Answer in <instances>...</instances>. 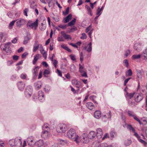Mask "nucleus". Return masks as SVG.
I'll list each match as a JSON object with an SVG mask.
<instances>
[{
    "instance_id": "f257e3e1",
    "label": "nucleus",
    "mask_w": 147,
    "mask_h": 147,
    "mask_svg": "<svg viewBox=\"0 0 147 147\" xmlns=\"http://www.w3.org/2000/svg\"><path fill=\"white\" fill-rule=\"evenodd\" d=\"M67 136L69 139L71 140H74L78 143V140L79 139V136L76 135V131L75 129H71L67 132Z\"/></svg>"
},
{
    "instance_id": "f03ea898",
    "label": "nucleus",
    "mask_w": 147,
    "mask_h": 147,
    "mask_svg": "<svg viewBox=\"0 0 147 147\" xmlns=\"http://www.w3.org/2000/svg\"><path fill=\"white\" fill-rule=\"evenodd\" d=\"M43 131L41 134V136L44 138H47L48 133L50 131V129L48 126L47 124H45L42 127Z\"/></svg>"
},
{
    "instance_id": "7ed1b4c3",
    "label": "nucleus",
    "mask_w": 147,
    "mask_h": 147,
    "mask_svg": "<svg viewBox=\"0 0 147 147\" xmlns=\"http://www.w3.org/2000/svg\"><path fill=\"white\" fill-rule=\"evenodd\" d=\"M11 44L10 42L6 43L5 44H1V48L3 49V50L6 52L7 55H9L11 52V48L10 47Z\"/></svg>"
},
{
    "instance_id": "20e7f679",
    "label": "nucleus",
    "mask_w": 147,
    "mask_h": 147,
    "mask_svg": "<svg viewBox=\"0 0 147 147\" xmlns=\"http://www.w3.org/2000/svg\"><path fill=\"white\" fill-rule=\"evenodd\" d=\"M67 129V126L64 123L59 124L56 129L57 131L60 133H64Z\"/></svg>"
},
{
    "instance_id": "39448f33",
    "label": "nucleus",
    "mask_w": 147,
    "mask_h": 147,
    "mask_svg": "<svg viewBox=\"0 0 147 147\" xmlns=\"http://www.w3.org/2000/svg\"><path fill=\"white\" fill-rule=\"evenodd\" d=\"M32 87L30 86H27L25 91V94L26 97L29 98L32 95Z\"/></svg>"
},
{
    "instance_id": "423d86ee",
    "label": "nucleus",
    "mask_w": 147,
    "mask_h": 147,
    "mask_svg": "<svg viewBox=\"0 0 147 147\" xmlns=\"http://www.w3.org/2000/svg\"><path fill=\"white\" fill-rule=\"evenodd\" d=\"M38 20L37 19L34 23H32V21L29 20L28 21L27 24V27H29L32 28H33V27H34L35 29H36L37 27L38 26Z\"/></svg>"
},
{
    "instance_id": "0eeeda50",
    "label": "nucleus",
    "mask_w": 147,
    "mask_h": 147,
    "mask_svg": "<svg viewBox=\"0 0 147 147\" xmlns=\"http://www.w3.org/2000/svg\"><path fill=\"white\" fill-rule=\"evenodd\" d=\"M16 25L19 28L22 26L23 25L25 24L26 21L24 19L22 18H20L16 20Z\"/></svg>"
},
{
    "instance_id": "6e6552de",
    "label": "nucleus",
    "mask_w": 147,
    "mask_h": 147,
    "mask_svg": "<svg viewBox=\"0 0 147 147\" xmlns=\"http://www.w3.org/2000/svg\"><path fill=\"white\" fill-rule=\"evenodd\" d=\"M81 139L82 142L83 143H87L89 142V139L88 137H87V134H83L81 137Z\"/></svg>"
},
{
    "instance_id": "1a4fd4ad",
    "label": "nucleus",
    "mask_w": 147,
    "mask_h": 147,
    "mask_svg": "<svg viewBox=\"0 0 147 147\" xmlns=\"http://www.w3.org/2000/svg\"><path fill=\"white\" fill-rule=\"evenodd\" d=\"M144 95L142 93L138 94V95L135 96V100L137 102H139L143 98Z\"/></svg>"
},
{
    "instance_id": "9d476101",
    "label": "nucleus",
    "mask_w": 147,
    "mask_h": 147,
    "mask_svg": "<svg viewBox=\"0 0 147 147\" xmlns=\"http://www.w3.org/2000/svg\"><path fill=\"white\" fill-rule=\"evenodd\" d=\"M17 142H19V144H21L22 143V141L21 139H16L15 140H10L9 142V144L11 146H13L15 145V143H16Z\"/></svg>"
},
{
    "instance_id": "9b49d317",
    "label": "nucleus",
    "mask_w": 147,
    "mask_h": 147,
    "mask_svg": "<svg viewBox=\"0 0 147 147\" xmlns=\"http://www.w3.org/2000/svg\"><path fill=\"white\" fill-rule=\"evenodd\" d=\"M27 140V142L29 146L33 147L35 146L36 142L32 138H28Z\"/></svg>"
},
{
    "instance_id": "f8f14e48",
    "label": "nucleus",
    "mask_w": 147,
    "mask_h": 147,
    "mask_svg": "<svg viewBox=\"0 0 147 147\" xmlns=\"http://www.w3.org/2000/svg\"><path fill=\"white\" fill-rule=\"evenodd\" d=\"M31 38V36L30 34L29 33H27V35L24 37V39L23 41L24 44L25 45L27 44Z\"/></svg>"
},
{
    "instance_id": "ddd939ff",
    "label": "nucleus",
    "mask_w": 147,
    "mask_h": 147,
    "mask_svg": "<svg viewBox=\"0 0 147 147\" xmlns=\"http://www.w3.org/2000/svg\"><path fill=\"white\" fill-rule=\"evenodd\" d=\"M44 144L43 141L42 140H40L35 142V145L37 146V147H43Z\"/></svg>"
},
{
    "instance_id": "4468645a",
    "label": "nucleus",
    "mask_w": 147,
    "mask_h": 147,
    "mask_svg": "<svg viewBox=\"0 0 147 147\" xmlns=\"http://www.w3.org/2000/svg\"><path fill=\"white\" fill-rule=\"evenodd\" d=\"M38 98L40 101L42 102L44 100V95L42 91H39L38 92Z\"/></svg>"
},
{
    "instance_id": "2eb2a0df",
    "label": "nucleus",
    "mask_w": 147,
    "mask_h": 147,
    "mask_svg": "<svg viewBox=\"0 0 147 147\" xmlns=\"http://www.w3.org/2000/svg\"><path fill=\"white\" fill-rule=\"evenodd\" d=\"M39 46H40V44L38 41H35L33 46V52H35L37 50L39 47Z\"/></svg>"
},
{
    "instance_id": "dca6fc26",
    "label": "nucleus",
    "mask_w": 147,
    "mask_h": 147,
    "mask_svg": "<svg viewBox=\"0 0 147 147\" xmlns=\"http://www.w3.org/2000/svg\"><path fill=\"white\" fill-rule=\"evenodd\" d=\"M18 86L20 90H22L25 86V84L23 82H20L18 83Z\"/></svg>"
},
{
    "instance_id": "f3484780",
    "label": "nucleus",
    "mask_w": 147,
    "mask_h": 147,
    "mask_svg": "<svg viewBox=\"0 0 147 147\" xmlns=\"http://www.w3.org/2000/svg\"><path fill=\"white\" fill-rule=\"evenodd\" d=\"M96 134L94 131H91L89 134L88 135V138L89 139H92L95 137Z\"/></svg>"
},
{
    "instance_id": "a211bd4d",
    "label": "nucleus",
    "mask_w": 147,
    "mask_h": 147,
    "mask_svg": "<svg viewBox=\"0 0 147 147\" xmlns=\"http://www.w3.org/2000/svg\"><path fill=\"white\" fill-rule=\"evenodd\" d=\"M141 58L144 59H147V49L144 50L141 54Z\"/></svg>"
},
{
    "instance_id": "6ab92c4d",
    "label": "nucleus",
    "mask_w": 147,
    "mask_h": 147,
    "mask_svg": "<svg viewBox=\"0 0 147 147\" xmlns=\"http://www.w3.org/2000/svg\"><path fill=\"white\" fill-rule=\"evenodd\" d=\"M94 116L95 118L98 119L101 116V112L99 111H96L94 113Z\"/></svg>"
},
{
    "instance_id": "aec40b11",
    "label": "nucleus",
    "mask_w": 147,
    "mask_h": 147,
    "mask_svg": "<svg viewBox=\"0 0 147 147\" xmlns=\"http://www.w3.org/2000/svg\"><path fill=\"white\" fill-rule=\"evenodd\" d=\"M41 57V55L40 54H37L35 56H34V59L32 61L33 64H35L37 60L40 58Z\"/></svg>"
},
{
    "instance_id": "412c9836",
    "label": "nucleus",
    "mask_w": 147,
    "mask_h": 147,
    "mask_svg": "<svg viewBox=\"0 0 147 147\" xmlns=\"http://www.w3.org/2000/svg\"><path fill=\"white\" fill-rule=\"evenodd\" d=\"M72 17V15L71 14L68 15L64 18V20H65L64 21V23H66L68 22L69 20L71 19Z\"/></svg>"
},
{
    "instance_id": "4be33fe9",
    "label": "nucleus",
    "mask_w": 147,
    "mask_h": 147,
    "mask_svg": "<svg viewBox=\"0 0 147 147\" xmlns=\"http://www.w3.org/2000/svg\"><path fill=\"white\" fill-rule=\"evenodd\" d=\"M61 33L63 34L64 38L66 39H71V37L69 35L65 34L64 31L61 32Z\"/></svg>"
},
{
    "instance_id": "5701e85b",
    "label": "nucleus",
    "mask_w": 147,
    "mask_h": 147,
    "mask_svg": "<svg viewBox=\"0 0 147 147\" xmlns=\"http://www.w3.org/2000/svg\"><path fill=\"white\" fill-rule=\"evenodd\" d=\"M87 107L90 110H92L94 107L93 103L91 102H88L86 104Z\"/></svg>"
},
{
    "instance_id": "b1692460",
    "label": "nucleus",
    "mask_w": 147,
    "mask_h": 147,
    "mask_svg": "<svg viewBox=\"0 0 147 147\" xmlns=\"http://www.w3.org/2000/svg\"><path fill=\"white\" fill-rule=\"evenodd\" d=\"M134 49L138 51H139L142 49L141 46L138 44H135L134 45Z\"/></svg>"
},
{
    "instance_id": "393cba45",
    "label": "nucleus",
    "mask_w": 147,
    "mask_h": 147,
    "mask_svg": "<svg viewBox=\"0 0 147 147\" xmlns=\"http://www.w3.org/2000/svg\"><path fill=\"white\" fill-rule=\"evenodd\" d=\"M96 135L98 136H101L103 134V132L102 130L100 128H98L96 130Z\"/></svg>"
},
{
    "instance_id": "a878e982",
    "label": "nucleus",
    "mask_w": 147,
    "mask_h": 147,
    "mask_svg": "<svg viewBox=\"0 0 147 147\" xmlns=\"http://www.w3.org/2000/svg\"><path fill=\"white\" fill-rule=\"evenodd\" d=\"M85 8L87 9L88 14L90 15L91 16H92V11L90 8L87 5H86L85 6Z\"/></svg>"
},
{
    "instance_id": "bb28decb",
    "label": "nucleus",
    "mask_w": 147,
    "mask_h": 147,
    "mask_svg": "<svg viewBox=\"0 0 147 147\" xmlns=\"http://www.w3.org/2000/svg\"><path fill=\"white\" fill-rule=\"evenodd\" d=\"M85 8L87 9L88 14L90 15L91 16H92V11L90 8L87 5H86L85 6Z\"/></svg>"
},
{
    "instance_id": "cd10ccee",
    "label": "nucleus",
    "mask_w": 147,
    "mask_h": 147,
    "mask_svg": "<svg viewBox=\"0 0 147 147\" xmlns=\"http://www.w3.org/2000/svg\"><path fill=\"white\" fill-rule=\"evenodd\" d=\"M85 8L87 9L88 14L90 15L91 16H92V11L90 8L87 5H86L85 6Z\"/></svg>"
},
{
    "instance_id": "c85d7f7f",
    "label": "nucleus",
    "mask_w": 147,
    "mask_h": 147,
    "mask_svg": "<svg viewBox=\"0 0 147 147\" xmlns=\"http://www.w3.org/2000/svg\"><path fill=\"white\" fill-rule=\"evenodd\" d=\"M34 85L35 87L37 89V90H38L42 86L41 83L40 82H38L35 83L34 84Z\"/></svg>"
},
{
    "instance_id": "c756f323",
    "label": "nucleus",
    "mask_w": 147,
    "mask_h": 147,
    "mask_svg": "<svg viewBox=\"0 0 147 147\" xmlns=\"http://www.w3.org/2000/svg\"><path fill=\"white\" fill-rule=\"evenodd\" d=\"M76 18H74L71 21L67 24L68 26H71L74 25L76 22Z\"/></svg>"
},
{
    "instance_id": "7c9ffc66",
    "label": "nucleus",
    "mask_w": 147,
    "mask_h": 147,
    "mask_svg": "<svg viewBox=\"0 0 147 147\" xmlns=\"http://www.w3.org/2000/svg\"><path fill=\"white\" fill-rule=\"evenodd\" d=\"M40 29L42 31L44 30L46 28V25L41 23V24L39 26Z\"/></svg>"
},
{
    "instance_id": "2f4dec72",
    "label": "nucleus",
    "mask_w": 147,
    "mask_h": 147,
    "mask_svg": "<svg viewBox=\"0 0 147 147\" xmlns=\"http://www.w3.org/2000/svg\"><path fill=\"white\" fill-rule=\"evenodd\" d=\"M110 136L112 138H115L117 136V133L114 131H111L110 133Z\"/></svg>"
},
{
    "instance_id": "473e14b6",
    "label": "nucleus",
    "mask_w": 147,
    "mask_h": 147,
    "mask_svg": "<svg viewBox=\"0 0 147 147\" xmlns=\"http://www.w3.org/2000/svg\"><path fill=\"white\" fill-rule=\"evenodd\" d=\"M132 73L131 69H129L126 72V75L127 76H130L132 75Z\"/></svg>"
},
{
    "instance_id": "72a5a7b5",
    "label": "nucleus",
    "mask_w": 147,
    "mask_h": 147,
    "mask_svg": "<svg viewBox=\"0 0 147 147\" xmlns=\"http://www.w3.org/2000/svg\"><path fill=\"white\" fill-rule=\"evenodd\" d=\"M3 34L2 33H0V42H4L5 41V38L3 37Z\"/></svg>"
},
{
    "instance_id": "f704fd0d",
    "label": "nucleus",
    "mask_w": 147,
    "mask_h": 147,
    "mask_svg": "<svg viewBox=\"0 0 147 147\" xmlns=\"http://www.w3.org/2000/svg\"><path fill=\"white\" fill-rule=\"evenodd\" d=\"M131 140L127 139L125 141L124 144L126 146H129L131 144Z\"/></svg>"
},
{
    "instance_id": "c9c22d12",
    "label": "nucleus",
    "mask_w": 147,
    "mask_h": 147,
    "mask_svg": "<svg viewBox=\"0 0 147 147\" xmlns=\"http://www.w3.org/2000/svg\"><path fill=\"white\" fill-rule=\"evenodd\" d=\"M141 57V55L140 54L134 55L132 56V57L134 59H138L140 58Z\"/></svg>"
},
{
    "instance_id": "e433bc0d",
    "label": "nucleus",
    "mask_w": 147,
    "mask_h": 147,
    "mask_svg": "<svg viewBox=\"0 0 147 147\" xmlns=\"http://www.w3.org/2000/svg\"><path fill=\"white\" fill-rule=\"evenodd\" d=\"M61 47L62 48L67 50L69 52H71V50L69 49V48L67 46H65L64 45H61Z\"/></svg>"
},
{
    "instance_id": "4c0bfd02",
    "label": "nucleus",
    "mask_w": 147,
    "mask_h": 147,
    "mask_svg": "<svg viewBox=\"0 0 147 147\" xmlns=\"http://www.w3.org/2000/svg\"><path fill=\"white\" fill-rule=\"evenodd\" d=\"M98 147H111L110 146H108L106 143H102L99 144Z\"/></svg>"
},
{
    "instance_id": "58836bf2",
    "label": "nucleus",
    "mask_w": 147,
    "mask_h": 147,
    "mask_svg": "<svg viewBox=\"0 0 147 147\" xmlns=\"http://www.w3.org/2000/svg\"><path fill=\"white\" fill-rule=\"evenodd\" d=\"M50 73V71L49 70L46 69L43 72V75L45 77H48V76L47 75L49 74Z\"/></svg>"
},
{
    "instance_id": "ea45409f",
    "label": "nucleus",
    "mask_w": 147,
    "mask_h": 147,
    "mask_svg": "<svg viewBox=\"0 0 147 147\" xmlns=\"http://www.w3.org/2000/svg\"><path fill=\"white\" fill-rule=\"evenodd\" d=\"M40 52L42 54L43 57L46 58L47 57V55L46 54V52L44 51V49H41L40 50Z\"/></svg>"
},
{
    "instance_id": "a19ab883",
    "label": "nucleus",
    "mask_w": 147,
    "mask_h": 147,
    "mask_svg": "<svg viewBox=\"0 0 147 147\" xmlns=\"http://www.w3.org/2000/svg\"><path fill=\"white\" fill-rule=\"evenodd\" d=\"M39 67L38 66L36 67L34 69V71L33 72L34 74L37 75L38 73V71L37 70L38 68H39Z\"/></svg>"
},
{
    "instance_id": "79ce46f5",
    "label": "nucleus",
    "mask_w": 147,
    "mask_h": 147,
    "mask_svg": "<svg viewBox=\"0 0 147 147\" xmlns=\"http://www.w3.org/2000/svg\"><path fill=\"white\" fill-rule=\"evenodd\" d=\"M127 127L128 129H129L130 130H132V131L134 132L135 131V129H134L132 126L131 125H128L127 126Z\"/></svg>"
},
{
    "instance_id": "37998d69",
    "label": "nucleus",
    "mask_w": 147,
    "mask_h": 147,
    "mask_svg": "<svg viewBox=\"0 0 147 147\" xmlns=\"http://www.w3.org/2000/svg\"><path fill=\"white\" fill-rule=\"evenodd\" d=\"M139 141L141 143L143 144L144 146H146L147 145V143H146L145 141L144 140L141 139L140 138L138 139Z\"/></svg>"
},
{
    "instance_id": "c03bdc74",
    "label": "nucleus",
    "mask_w": 147,
    "mask_h": 147,
    "mask_svg": "<svg viewBox=\"0 0 147 147\" xmlns=\"http://www.w3.org/2000/svg\"><path fill=\"white\" fill-rule=\"evenodd\" d=\"M82 36L80 37V38L82 39H86L87 38V36L85 33H83L82 34Z\"/></svg>"
},
{
    "instance_id": "a18cd8bd",
    "label": "nucleus",
    "mask_w": 147,
    "mask_h": 147,
    "mask_svg": "<svg viewBox=\"0 0 147 147\" xmlns=\"http://www.w3.org/2000/svg\"><path fill=\"white\" fill-rule=\"evenodd\" d=\"M58 27L62 29H63L64 30L66 28L67 25H62L61 24L58 26Z\"/></svg>"
},
{
    "instance_id": "49530a36",
    "label": "nucleus",
    "mask_w": 147,
    "mask_h": 147,
    "mask_svg": "<svg viewBox=\"0 0 147 147\" xmlns=\"http://www.w3.org/2000/svg\"><path fill=\"white\" fill-rule=\"evenodd\" d=\"M69 7H68L67 8L65 12H64V11H63V13L65 15H66L69 13Z\"/></svg>"
},
{
    "instance_id": "de8ad7c7",
    "label": "nucleus",
    "mask_w": 147,
    "mask_h": 147,
    "mask_svg": "<svg viewBox=\"0 0 147 147\" xmlns=\"http://www.w3.org/2000/svg\"><path fill=\"white\" fill-rule=\"evenodd\" d=\"M12 57L14 60L17 61L18 60L19 57L17 55H14Z\"/></svg>"
},
{
    "instance_id": "09e8293b",
    "label": "nucleus",
    "mask_w": 147,
    "mask_h": 147,
    "mask_svg": "<svg viewBox=\"0 0 147 147\" xmlns=\"http://www.w3.org/2000/svg\"><path fill=\"white\" fill-rule=\"evenodd\" d=\"M16 21V20H13L11 22L9 23V27H11L14 25L15 22Z\"/></svg>"
},
{
    "instance_id": "8fccbe9b",
    "label": "nucleus",
    "mask_w": 147,
    "mask_h": 147,
    "mask_svg": "<svg viewBox=\"0 0 147 147\" xmlns=\"http://www.w3.org/2000/svg\"><path fill=\"white\" fill-rule=\"evenodd\" d=\"M80 82L77 80H74L72 81V83L74 85H78V84Z\"/></svg>"
},
{
    "instance_id": "3c124183",
    "label": "nucleus",
    "mask_w": 147,
    "mask_h": 147,
    "mask_svg": "<svg viewBox=\"0 0 147 147\" xmlns=\"http://www.w3.org/2000/svg\"><path fill=\"white\" fill-rule=\"evenodd\" d=\"M69 57H70L71 59L73 61H75L76 60L75 56V55H69Z\"/></svg>"
},
{
    "instance_id": "603ef678",
    "label": "nucleus",
    "mask_w": 147,
    "mask_h": 147,
    "mask_svg": "<svg viewBox=\"0 0 147 147\" xmlns=\"http://www.w3.org/2000/svg\"><path fill=\"white\" fill-rule=\"evenodd\" d=\"M28 11V9L27 8H26L24 11V14L26 16H28L27 15V12Z\"/></svg>"
},
{
    "instance_id": "864d4df0",
    "label": "nucleus",
    "mask_w": 147,
    "mask_h": 147,
    "mask_svg": "<svg viewBox=\"0 0 147 147\" xmlns=\"http://www.w3.org/2000/svg\"><path fill=\"white\" fill-rule=\"evenodd\" d=\"M92 28V26L91 25H90L86 29L85 32L86 33L88 32L90 30V29Z\"/></svg>"
},
{
    "instance_id": "5fc2aeb1",
    "label": "nucleus",
    "mask_w": 147,
    "mask_h": 147,
    "mask_svg": "<svg viewBox=\"0 0 147 147\" xmlns=\"http://www.w3.org/2000/svg\"><path fill=\"white\" fill-rule=\"evenodd\" d=\"M28 55V53L27 52H25L23 53L22 55V59H24L26 58V56Z\"/></svg>"
},
{
    "instance_id": "6e6d98bb",
    "label": "nucleus",
    "mask_w": 147,
    "mask_h": 147,
    "mask_svg": "<svg viewBox=\"0 0 147 147\" xmlns=\"http://www.w3.org/2000/svg\"><path fill=\"white\" fill-rule=\"evenodd\" d=\"M135 93V92H134L133 93H130L129 94V99H131V98L133 97Z\"/></svg>"
},
{
    "instance_id": "4d7b16f0",
    "label": "nucleus",
    "mask_w": 147,
    "mask_h": 147,
    "mask_svg": "<svg viewBox=\"0 0 147 147\" xmlns=\"http://www.w3.org/2000/svg\"><path fill=\"white\" fill-rule=\"evenodd\" d=\"M131 52L129 50H127L125 51V55L126 57H127L129 54Z\"/></svg>"
},
{
    "instance_id": "13d9d810",
    "label": "nucleus",
    "mask_w": 147,
    "mask_h": 147,
    "mask_svg": "<svg viewBox=\"0 0 147 147\" xmlns=\"http://www.w3.org/2000/svg\"><path fill=\"white\" fill-rule=\"evenodd\" d=\"M127 113L130 116L132 117V116H133L134 115V114H133V112L129 110H128V111Z\"/></svg>"
},
{
    "instance_id": "bf43d9fd",
    "label": "nucleus",
    "mask_w": 147,
    "mask_h": 147,
    "mask_svg": "<svg viewBox=\"0 0 147 147\" xmlns=\"http://www.w3.org/2000/svg\"><path fill=\"white\" fill-rule=\"evenodd\" d=\"M77 30V28L76 27L74 26L73 27L71 28L70 32H73L74 31Z\"/></svg>"
},
{
    "instance_id": "052dcab7",
    "label": "nucleus",
    "mask_w": 147,
    "mask_h": 147,
    "mask_svg": "<svg viewBox=\"0 0 147 147\" xmlns=\"http://www.w3.org/2000/svg\"><path fill=\"white\" fill-rule=\"evenodd\" d=\"M123 63L126 65V67H127L129 66V63L127 59H125L123 61Z\"/></svg>"
},
{
    "instance_id": "680f3d73",
    "label": "nucleus",
    "mask_w": 147,
    "mask_h": 147,
    "mask_svg": "<svg viewBox=\"0 0 147 147\" xmlns=\"http://www.w3.org/2000/svg\"><path fill=\"white\" fill-rule=\"evenodd\" d=\"M57 61L55 59L54 61V62L53 63V65L55 67V68H56L57 67Z\"/></svg>"
},
{
    "instance_id": "e2e57ef3",
    "label": "nucleus",
    "mask_w": 147,
    "mask_h": 147,
    "mask_svg": "<svg viewBox=\"0 0 147 147\" xmlns=\"http://www.w3.org/2000/svg\"><path fill=\"white\" fill-rule=\"evenodd\" d=\"M101 11L100 9V7H98V9L97 10L96 14L98 15L100 13V12Z\"/></svg>"
},
{
    "instance_id": "0e129e2a",
    "label": "nucleus",
    "mask_w": 147,
    "mask_h": 147,
    "mask_svg": "<svg viewBox=\"0 0 147 147\" xmlns=\"http://www.w3.org/2000/svg\"><path fill=\"white\" fill-rule=\"evenodd\" d=\"M57 72L58 73V75L59 76H60L61 77H62V74L61 72V71H60L58 69H57Z\"/></svg>"
},
{
    "instance_id": "69168bd1",
    "label": "nucleus",
    "mask_w": 147,
    "mask_h": 147,
    "mask_svg": "<svg viewBox=\"0 0 147 147\" xmlns=\"http://www.w3.org/2000/svg\"><path fill=\"white\" fill-rule=\"evenodd\" d=\"M142 121L144 122H146V123H144V125H145L146 124H147V118H143L142 119Z\"/></svg>"
},
{
    "instance_id": "338daca9",
    "label": "nucleus",
    "mask_w": 147,
    "mask_h": 147,
    "mask_svg": "<svg viewBox=\"0 0 147 147\" xmlns=\"http://www.w3.org/2000/svg\"><path fill=\"white\" fill-rule=\"evenodd\" d=\"M42 65L47 67L48 66V64L45 61H43L42 63Z\"/></svg>"
},
{
    "instance_id": "774afa93",
    "label": "nucleus",
    "mask_w": 147,
    "mask_h": 147,
    "mask_svg": "<svg viewBox=\"0 0 147 147\" xmlns=\"http://www.w3.org/2000/svg\"><path fill=\"white\" fill-rule=\"evenodd\" d=\"M51 147H60V146L58 144L55 143L52 145Z\"/></svg>"
}]
</instances>
